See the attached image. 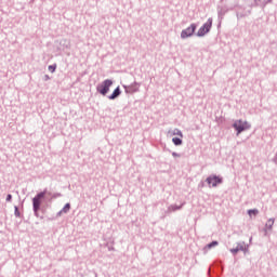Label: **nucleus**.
Masks as SVG:
<instances>
[{"mask_svg":"<svg viewBox=\"0 0 277 277\" xmlns=\"http://www.w3.org/2000/svg\"><path fill=\"white\" fill-rule=\"evenodd\" d=\"M206 183H208L209 187H217V185H222V183H224V177L211 174L206 179Z\"/></svg>","mask_w":277,"mask_h":277,"instance_id":"obj_5","label":"nucleus"},{"mask_svg":"<svg viewBox=\"0 0 277 277\" xmlns=\"http://www.w3.org/2000/svg\"><path fill=\"white\" fill-rule=\"evenodd\" d=\"M248 246H246V242H238L236 248H233L229 250L232 254H237L238 252H248Z\"/></svg>","mask_w":277,"mask_h":277,"instance_id":"obj_8","label":"nucleus"},{"mask_svg":"<svg viewBox=\"0 0 277 277\" xmlns=\"http://www.w3.org/2000/svg\"><path fill=\"white\" fill-rule=\"evenodd\" d=\"M51 77L49 75H44V78H43L44 81H49Z\"/></svg>","mask_w":277,"mask_h":277,"instance_id":"obj_26","label":"nucleus"},{"mask_svg":"<svg viewBox=\"0 0 277 277\" xmlns=\"http://www.w3.org/2000/svg\"><path fill=\"white\" fill-rule=\"evenodd\" d=\"M181 209H183V206L171 205L168 208V212L172 213L174 211H181Z\"/></svg>","mask_w":277,"mask_h":277,"instance_id":"obj_12","label":"nucleus"},{"mask_svg":"<svg viewBox=\"0 0 277 277\" xmlns=\"http://www.w3.org/2000/svg\"><path fill=\"white\" fill-rule=\"evenodd\" d=\"M62 215H64V212H62V210L56 213V217H62Z\"/></svg>","mask_w":277,"mask_h":277,"instance_id":"obj_25","label":"nucleus"},{"mask_svg":"<svg viewBox=\"0 0 277 277\" xmlns=\"http://www.w3.org/2000/svg\"><path fill=\"white\" fill-rule=\"evenodd\" d=\"M202 187H205V182H200L199 184H198V189H202Z\"/></svg>","mask_w":277,"mask_h":277,"instance_id":"obj_23","label":"nucleus"},{"mask_svg":"<svg viewBox=\"0 0 277 277\" xmlns=\"http://www.w3.org/2000/svg\"><path fill=\"white\" fill-rule=\"evenodd\" d=\"M61 42H66V40H62Z\"/></svg>","mask_w":277,"mask_h":277,"instance_id":"obj_27","label":"nucleus"},{"mask_svg":"<svg viewBox=\"0 0 277 277\" xmlns=\"http://www.w3.org/2000/svg\"><path fill=\"white\" fill-rule=\"evenodd\" d=\"M248 215H259V210L258 209H250V210H248Z\"/></svg>","mask_w":277,"mask_h":277,"instance_id":"obj_18","label":"nucleus"},{"mask_svg":"<svg viewBox=\"0 0 277 277\" xmlns=\"http://www.w3.org/2000/svg\"><path fill=\"white\" fill-rule=\"evenodd\" d=\"M172 143L174 144V146H183V138L175 136L172 138Z\"/></svg>","mask_w":277,"mask_h":277,"instance_id":"obj_13","label":"nucleus"},{"mask_svg":"<svg viewBox=\"0 0 277 277\" xmlns=\"http://www.w3.org/2000/svg\"><path fill=\"white\" fill-rule=\"evenodd\" d=\"M250 14H251V11L246 12L241 9V6H238L236 10V16L238 21H241V18H246V16H250Z\"/></svg>","mask_w":277,"mask_h":277,"instance_id":"obj_9","label":"nucleus"},{"mask_svg":"<svg viewBox=\"0 0 277 277\" xmlns=\"http://www.w3.org/2000/svg\"><path fill=\"white\" fill-rule=\"evenodd\" d=\"M215 246H220V242L217 240H213L212 242L208 243L205 247V250H211V248H215Z\"/></svg>","mask_w":277,"mask_h":277,"instance_id":"obj_15","label":"nucleus"},{"mask_svg":"<svg viewBox=\"0 0 277 277\" xmlns=\"http://www.w3.org/2000/svg\"><path fill=\"white\" fill-rule=\"evenodd\" d=\"M196 29H198V24H190V26H188L187 28L183 29L181 31V38L182 40H185L187 38H192V36H194V34H196Z\"/></svg>","mask_w":277,"mask_h":277,"instance_id":"obj_6","label":"nucleus"},{"mask_svg":"<svg viewBox=\"0 0 277 277\" xmlns=\"http://www.w3.org/2000/svg\"><path fill=\"white\" fill-rule=\"evenodd\" d=\"M114 85V80L106 79L102 83L97 84L96 91L98 94H102V96H107L109 94V89Z\"/></svg>","mask_w":277,"mask_h":277,"instance_id":"obj_3","label":"nucleus"},{"mask_svg":"<svg viewBox=\"0 0 277 277\" xmlns=\"http://www.w3.org/2000/svg\"><path fill=\"white\" fill-rule=\"evenodd\" d=\"M211 27H213V18H208V21L198 29L196 36L198 38H203V36H207L209 31H211Z\"/></svg>","mask_w":277,"mask_h":277,"instance_id":"obj_4","label":"nucleus"},{"mask_svg":"<svg viewBox=\"0 0 277 277\" xmlns=\"http://www.w3.org/2000/svg\"><path fill=\"white\" fill-rule=\"evenodd\" d=\"M52 198L55 199V198H62V194L61 193H55L52 195Z\"/></svg>","mask_w":277,"mask_h":277,"instance_id":"obj_21","label":"nucleus"},{"mask_svg":"<svg viewBox=\"0 0 277 277\" xmlns=\"http://www.w3.org/2000/svg\"><path fill=\"white\" fill-rule=\"evenodd\" d=\"M232 127H233V129H235L237 135H241V133H243V131H248L252 128V126L248 121H243L241 119L236 120L232 124Z\"/></svg>","mask_w":277,"mask_h":277,"instance_id":"obj_2","label":"nucleus"},{"mask_svg":"<svg viewBox=\"0 0 277 277\" xmlns=\"http://www.w3.org/2000/svg\"><path fill=\"white\" fill-rule=\"evenodd\" d=\"M122 88L124 89L126 94H135V92L140 91V83L134 81L130 85L123 84Z\"/></svg>","mask_w":277,"mask_h":277,"instance_id":"obj_7","label":"nucleus"},{"mask_svg":"<svg viewBox=\"0 0 277 277\" xmlns=\"http://www.w3.org/2000/svg\"><path fill=\"white\" fill-rule=\"evenodd\" d=\"M51 196V192H49L47 188L40 193H38L34 198H32V211L34 215L36 217H40V209L42 207V199H44V196Z\"/></svg>","mask_w":277,"mask_h":277,"instance_id":"obj_1","label":"nucleus"},{"mask_svg":"<svg viewBox=\"0 0 277 277\" xmlns=\"http://www.w3.org/2000/svg\"><path fill=\"white\" fill-rule=\"evenodd\" d=\"M228 10L226 6H217V18L219 21H224V16H226Z\"/></svg>","mask_w":277,"mask_h":277,"instance_id":"obj_10","label":"nucleus"},{"mask_svg":"<svg viewBox=\"0 0 277 277\" xmlns=\"http://www.w3.org/2000/svg\"><path fill=\"white\" fill-rule=\"evenodd\" d=\"M6 202H12V194L6 195Z\"/></svg>","mask_w":277,"mask_h":277,"instance_id":"obj_22","label":"nucleus"},{"mask_svg":"<svg viewBox=\"0 0 277 277\" xmlns=\"http://www.w3.org/2000/svg\"><path fill=\"white\" fill-rule=\"evenodd\" d=\"M61 211L64 214L69 213L70 212V203H66Z\"/></svg>","mask_w":277,"mask_h":277,"instance_id":"obj_17","label":"nucleus"},{"mask_svg":"<svg viewBox=\"0 0 277 277\" xmlns=\"http://www.w3.org/2000/svg\"><path fill=\"white\" fill-rule=\"evenodd\" d=\"M274 222H275V219H268L265 224V228H267V230H272V228H274Z\"/></svg>","mask_w":277,"mask_h":277,"instance_id":"obj_14","label":"nucleus"},{"mask_svg":"<svg viewBox=\"0 0 277 277\" xmlns=\"http://www.w3.org/2000/svg\"><path fill=\"white\" fill-rule=\"evenodd\" d=\"M48 70L55 72V70H57V64L49 65Z\"/></svg>","mask_w":277,"mask_h":277,"instance_id":"obj_19","label":"nucleus"},{"mask_svg":"<svg viewBox=\"0 0 277 277\" xmlns=\"http://www.w3.org/2000/svg\"><path fill=\"white\" fill-rule=\"evenodd\" d=\"M14 215L15 217H21V210H18V206L14 207Z\"/></svg>","mask_w":277,"mask_h":277,"instance_id":"obj_20","label":"nucleus"},{"mask_svg":"<svg viewBox=\"0 0 277 277\" xmlns=\"http://www.w3.org/2000/svg\"><path fill=\"white\" fill-rule=\"evenodd\" d=\"M172 135H177L179 137H183V132L179 128H175L172 131Z\"/></svg>","mask_w":277,"mask_h":277,"instance_id":"obj_16","label":"nucleus"},{"mask_svg":"<svg viewBox=\"0 0 277 277\" xmlns=\"http://www.w3.org/2000/svg\"><path fill=\"white\" fill-rule=\"evenodd\" d=\"M172 157H181V154H179L176 151H172Z\"/></svg>","mask_w":277,"mask_h":277,"instance_id":"obj_24","label":"nucleus"},{"mask_svg":"<svg viewBox=\"0 0 277 277\" xmlns=\"http://www.w3.org/2000/svg\"><path fill=\"white\" fill-rule=\"evenodd\" d=\"M122 94V90H120V87H117L110 95H108L109 101H116Z\"/></svg>","mask_w":277,"mask_h":277,"instance_id":"obj_11","label":"nucleus"}]
</instances>
